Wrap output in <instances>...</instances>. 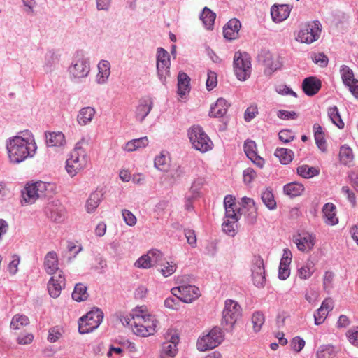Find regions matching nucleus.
I'll list each match as a JSON object with an SVG mask.
<instances>
[{
	"instance_id": "1",
	"label": "nucleus",
	"mask_w": 358,
	"mask_h": 358,
	"mask_svg": "<svg viewBox=\"0 0 358 358\" xmlns=\"http://www.w3.org/2000/svg\"><path fill=\"white\" fill-rule=\"evenodd\" d=\"M6 141V150L10 163L18 164L36 154L37 149L34 136L29 131L21 132Z\"/></svg>"
},
{
	"instance_id": "2",
	"label": "nucleus",
	"mask_w": 358,
	"mask_h": 358,
	"mask_svg": "<svg viewBox=\"0 0 358 358\" xmlns=\"http://www.w3.org/2000/svg\"><path fill=\"white\" fill-rule=\"evenodd\" d=\"M122 322L130 327L135 334L143 337L154 334L158 323L154 315L145 313L143 307L134 309Z\"/></svg>"
},
{
	"instance_id": "3",
	"label": "nucleus",
	"mask_w": 358,
	"mask_h": 358,
	"mask_svg": "<svg viewBox=\"0 0 358 358\" xmlns=\"http://www.w3.org/2000/svg\"><path fill=\"white\" fill-rule=\"evenodd\" d=\"M54 189V184L50 182L37 181L28 183L21 191V203L22 206L32 204L39 198L49 196Z\"/></svg>"
},
{
	"instance_id": "4",
	"label": "nucleus",
	"mask_w": 358,
	"mask_h": 358,
	"mask_svg": "<svg viewBox=\"0 0 358 358\" xmlns=\"http://www.w3.org/2000/svg\"><path fill=\"white\" fill-rule=\"evenodd\" d=\"M188 137L192 147L202 153L213 149L212 141L200 126L192 127L188 131Z\"/></svg>"
},
{
	"instance_id": "5",
	"label": "nucleus",
	"mask_w": 358,
	"mask_h": 358,
	"mask_svg": "<svg viewBox=\"0 0 358 358\" xmlns=\"http://www.w3.org/2000/svg\"><path fill=\"white\" fill-rule=\"evenodd\" d=\"M234 71L238 80L245 81L251 75V58L246 52H235L233 61Z\"/></svg>"
},
{
	"instance_id": "6",
	"label": "nucleus",
	"mask_w": 358,
	"mask_h": 358,
	"mask_svg": "<svg viewBox=\"0 0 358 358\" xmlns=\"http://www.w3.org/2000/svg\"><path fill=\"white\" fill-rule=\"evenodd\" d=\"M242 308L234 300L227 299L222 311V325L227 331H231L237 320L241 317Z\"/></svg>"
},
{
	"instance_id": "7",
	"label": "nucleus",
	"mask_w": 358,
	"mask_h": 358,
	"mask_svg": "<svg viewBox=\"0 0 358 358\" xmlns=\"http://www.w3.org/2000/svg\"><path fill=\"white\" fill-rule=\"evenodd\" d=\"M103 318V311L98 308H93L92 310L79 319V333L81 334H85L94 331L101 324Z\"/></svg>"
},
{
	"instance_id": "8",
	"label": "nucleus",
	"mask_w": 358,
	"mask_h": 358,
	"mask_svg": "<svg viewBox=\"0 0 358 358\" xmlns=\"http://www.w3.org/2000/svg\"><path fill=\"white\" fill-rule=\"evenodd\" d=\"M90 71L89 59L81 53H77L69 67L70 78L73 81H80L86 78Z\"/></svg>"
},
{
	"instance_id": "9",
	"label": "nucleus",
	"mask_w": 358,
	"mask_h": 358,
	"mask_svg": "<svg viewBox=\"0 0 358 358\" xmlns=\"http://www.w3.org/2000/svg\"><path fill=\"white\" fill-rule=\"evenodd\" d=\"M224 339V334L218 327H213L206 335L199 338L197 348L199 351L211 350L219 345Z\"/></svg>"
},
{
	"instance_id": "10",
	"label": "nucleus",
	"mask_w": 358,
	"mask_h": 358,
	"mask_svg": "<svg viewBox=\"0 0 358 358\" xmlns=\"http://www.w3.org/2000/svg\"><path fill=\"white\" fill-rule=\"evenodd\" d=\"M164 262L163 255L157 249L150 250L146 254L140 257L134 263V266L148 269L151 267L162 266Z\"/></svg>"
},
{
	"instance_id": "11",
	"label": "nucleus",
	"mask_w": 358,
	"mask_h": 358,
	"mask_svg": "<svg viewBox=\"0 0 358 358\" xmlns=\"http://www.w3.org/2000/svg\"><path fill=\"white\" fill-rule=\"evenodd\" d=\"M321 28L319 21L308 22L299 31L296 40L304 43H312L319 38Z\"/></svg>"
},
{
	"instance_id": "12",
	"label": "nucleus",
	"mask_w": 358,
	"mask_h": 358,
	"mask_svg": "<svg viewBox=\"0 0 358 358\" xmlns=\"http://www.w3.org/2000/svg\"><path fill=\"white\" fill-rule=\"evenodd\" d=\"M170 55L163 48L157 49V71L159 78L164 83L167 76L170 75Z\"/></svg>"
},
{
	"instance_id": "13",
	"label": "nucleus",
	"mask_w": 358,
	"mask_h": 358,
	"mask_svg": "<svg viewBox=\"0 0 358 358\" xmlns=\"http://www.w3.org/2000/svg\"><path fill=\"white\" fill-rule=\"evenodd\" d=\"M168 341L162 345L161 358H174L178 352L177 345L179 343V335L176 330L169 329L166 334Z\"/></svg>"
},
{
	"instance_id": "14",
	"label": "nucleus",
	"mask_w": 358,
	"mask_h": 358,
	"mask_svg": "<svg viewBox=\"0 0 358 358\" xmlns=\"http://www.w3.org/2000/svg\"><path fill=\"white\" fill-rule=\"evenodd\" d=\"M257 60L265 66V73L269 75L280 69L282 65L279 58H275L270 51L265 49L261 50L257 55Z\"/></svg>"
},
{
	"instance_id": "15",
	"label": "nucleus",
	"mask_w": 358,
	"mask_h": 358,
	"mask_svg": "<svg viewBox=\"0 0 358 358\" xmlns=\"http://www.w3.org/2000/svg\"><path fill=\"white\" fill-rule=\"evenodd\" d=\"M252 278L254 285L263 287L266 282L264 260L260 256H255L251 267Z\"/></svg>"
},
{
	"instance_id": "16",
	"label": "nucleus",
	"mask_w": 358,
	"mask_h": 358,
	"mask_svg": "<svg viewBox=\"0 0 358 358\" xmlns=\"http://www.w3.org/2000/svg\"><path fill=\"white\" fill-rule=\"evenodd\" d=\"M200 296L201 292L197 287L186 284L184 278L180 279V301L191 303Z\"/></svg>"
},
{
	"instance_id": "17",
	"label": "nucleus",
	"mask_w": 358,
	"mask_h": 358,
	"mask_svg": "<svg viewBox=\"0 0 358 358\" xmlns=\"http://www.w3.org/2000/svg\"><path fill=\"white\" fill-rule=\"evenodd\" d=\"M343 84L346 86L352 94L358 97V80L354 77L352 69L345 65H343L340 70Z\"/></svg>"
},
{
	"instance_id": "18",
	"label": "nucleus",
	"mask_w": 358,
	"mask_h": 358,
	"mask_svg": "<svg viewBox=\"0 0 358 358\" xmlns=\"http://www.w3.org/2000/svg\"><path fill=\"white\" fill-rule=\"evenodd\" d=\"M154 101L151 96H145L141 98L136 107L135 117L140 122H143L153 108Z\"/></svg>"
},
{
	"instance_id": "19",
	"label": "nucleus",
	"mask_w": 358,
	"mask_h": 358,
	"mask_svg": "<svg viewBox=\"0 0 358 358\" xmlns=\"http://www.w3.org/2000/svg\"><path fill=\"white\" fill-rule=\"evenodd\" d=\"M65 287V278L62 271H59L58 275L52 276L48 281V289L51 297L57 298Z\"/></svg>"
},
{
	"instance_id": "20",
	"label": "nucleus",
	"mask_w": 358,
	"mask_h": 358,
	"mask_svg": "<svg viewBox=\"0 0 358 358\" xmlns=\"http://www.w3.org/2000/svg\"><path fill=\"white\" fill-rule=\"evenodd\" d=\"M292 7L289 4H274L271 8L272 20L275 23L281 22L289 16Z\"/></svg>"
},
{
	"instance_id": "21",
	"label": "nucleus",
	"mask_w": 358,
	"mask_h": 358,
	"mask_svg": "<svg viewBox=\"0 0 358 358\" xmlns=\"http://www.w3.org/2000/svg\"><path fill=\"white\" fill-rule=\"evenodd\" d=\"M244 152L248 157L254 164L257 166L262 168L264 164V159L258 155L257 152V146L254 141L246 140L243 145Z\"/></svg>"
},
{
	"instance_id": "22",
	"label": "nucleus",
	"mask_w": 358,
	"mask_h": 358,
	"mask_svg": "<svg viewBox=\"0 0 358 358\" xmlns=\"http://www.w3.org/2000/svg\"><path fill=\"white\" fill-rule=\"evenodd\" d=\"M241 27V23L238 19H231L223 27V36L224 38L228 41L238 38Z\"/></svg>"
},
{
	"instance_id": "23",
	"label": "nucleus",
	"mask_w": 358,
	"mask_h": 358,
	"mask_svg": "<svg viewBox=\"0 0 358 358\" xmlns=\"http://www.w3.org/2000/svg\"><path fill=\"white\" fill-rule=\"evenodd\" d=\"M321 87V80L315 76L307 77L302 83V89L303 92L309 96L315 95L320 91Z\"/></svg>"
},
{
	"instance_id": "24",
	"label": "nucleus",
	"mask_w": 358,
	"mask_h": 358,
	"mask_svg": "<svg viewBox=\"0 0 358 358\" xmlns=\"http://www.w3.org/2000/svg\"><path fill=\"white\" fill-rule=\"evenodd\" d=\"M230 103L224 98H219L215 104L212 105L209 112V116L215 118L223 117L229 108Z\"/></svg>"
},
{
	"instance_id": "25",
	"label": "nucleus",
	"mask_w": 358,
	"mask_h": 358,
	"mask_svg": "<svg viewBox=\"0 0 358 358\" xmlns=\"http://www.w3.org/2000/svg\"><path fill=\"white\" fill-rule=\"evenodd\" d=\"M58 257L55 251L48 252L44 258V268L47 273L49 275H53L57 271L59 273V269L58 267Z\"/></svg>"
},
{
	"instance_id": "26",
	"label": "nucleus",
	"mask_w": 358,
	"mask_h": 358,
	"mask_svg": "<svg viewBox=\"0 0 358 358\" xmlns=\"http://www.w3.org/2000/svg\"><path fill=\"white\" fill-rule=\"evenodd\" d=\"M294 242L300 251H309L315 245V236L310 234H303L301 236L300 235L299 238H296Z\"/></svg>"
},
{
	"instance_id": "27",
	"label": "nucleus",
	"mask_w": 358,
	"mask_h": 358,
	"mask_svg": "<svg viewBox=\"0 0 358 358\" xmlns=\"http://www.w3.org/2000/svg\"><path fill=\"white\" fill-rule=\"evenodd\" d=\"M98 73L96 77L97 83L105 84L110 74V64L107 60H101L98 64Z\"/></svg>"
},
{
	"instance_id": "28",
	"label": "nucleus",
	"mask_w": 358,
	"mask_h": 358,
	"mask_svg": "<svg viewBox=\"0 0 358 358\" xmlns=\"http://www.w3.org/2000/svg\"><path fill=\"white\" fill-rule=\"evenodd\" d=\"M199 18L202 21L204 27L207 30H213L214 28L216 13L212 11L208 7H204L199 15Z\"/></svg>"
},
{
	"instance_id": "29",
	"label": "nucleus",
	"mask_w": 358,
	"mask_h": 358,
	"mask_svg": "<svg viewBox=\"0 0 358 358\" xmlns=\"http://www.w3.org/2000/svg\"><path fill=\"white\" fill-rule=\"evenodd\" d=\"M46 144L48 147L63 146L65 143V136L60 132H45Z\"/></svg>"
},
{
	"instance_id": "30",
	"label": "nucleus",
	"mask_w": 358,
	"mask_h": 358,
	"mask_svg": "<svg viewBox=\"0 0 358 358\" xmlns=\"http://www.w3.org/2000/svg\"><path fill=\"white\" fill-rule=\"evenodd\" d=\"M45 213L48 217L55 222H61L64 220L65 212L62 206L50 204L46 208Z\"/></svg>"
},
{
	"instance_id": "31",
	"label": "nucleus",
	"mask_w": 358,
	"mask_h": 358,
	"mask_svg": "<svg viewBox=\"0 0 358 358\" xmlns=\"http://www.w3.org/2000/svg\"><path fill=\"white\" fill-rule=\"evenodd\" d=\"M95 109L92 107H84L80 110L77 115V121L80 125L89 124L95 115Z\"/></svg>"
},
{
	"instance_id": "32",
	"label": "nucleus",
	"mask_w": 358,
	"mask_h": 358,
	"mask_svg": "<svg viewBox=\"0 0 358 358\" xmlns=\"http://www.w3.org/2000/svg\"><path fill=\"white\" fill-rule=\"evenodd\" d=\"M336 206L331 203H325L322 208V213L325 217V222L329 225H335L338 222L336 216Z\"/></svg>"
},
{
	"instance_id": "33",
	"label": "nucleus",
	"mask_w": 358,
	"mask_h": 358,
	"mask_svg": "<svg viewBox=\"0 0 358 358\" xmlns=\"http://www.w3.org/2000/svg\"><path fill=\"white\" fill-rule=\"evenodd\" d=\"M304 190L305 188L303 185L297 182L286 184L283 187L284 193L291 198L301 195Z\"/></svg>"
},
{
	"instance_id": "34",
	"label": "nucleus",
	"mask_w": 358,
	"mask_h": 358,
	"mask_svg": "<svg viewBox=\"0 0 358 358\" xmlns=\"http://www.w3.org/2000/svg\"><path fill=\"white\" fill-rule=\"evenodd\" d=\"M84 141V139H82L81 141H79L76 143L75 149L71 152V157L69 158L66 160V162L71 164H79L83 165V164L80 162V157H83V162H85V152L83 150L81 147L82 143Z\"/></svg>"
},
{
	"instance_id": "35",
	"label": "nucleus",
	"mask_w": 358,
	"mask_h": 358,
	"mask_svg": "<svg viewBox=\"0 0 358 358\" xmlns=\"http://www.w3.org/2000/svg\"><path fill=\"white\" fill-rule=\"evenodd\" d=\"M191 78L185 73L180 72V102H186L191 90Z\"/></svg>"
},
{
	"instance_id": "36",
	"label": "nucleus",
	"mask_w": 358,
	"mask_h": 358,
	"mask_svg": "<svg viewBox=\"0 0 358 358\" xmlns=\"http://www.w3.org/2000/svg\"><path fill=\"white\" fill-rule=\"evenodd\" d=\"M148 143L149 141L147 136L132 139L126 143L124 150L128 152H132L138 148H145Z\"/></svg>"
},
{
	"instance_id": "37",
	"label": "nucleus",
	"mask_w": 358,
	"mask_h": 358,
	"mask_svg": "<svg viewBox=\"0 0 358 358\" xmlns=\"http://www.w3.org/2000/svg\"><path fill=\"white\" fill-rule=\"evenodd\" d=\"M316 357L317 358H336V351L332 345H322L316 352Z\"/></svg>"
},
{
	"instance_id": "38",
	"label": "nucleus",
	"mask_w": 358,
	"mask_h": 358,
	"mask_svg": "<svg viewBox=\"0 0 358 358\" xmlns=\"http://www.w3.org/2000/svg\"><path fill=\"white\" fill-rule=\"evenodd\" d=\"M296 173L301 177L308 179L319 175L320 170L316 167L303 164L298 166Z\"/></svg>"
},
{
	"instance_id": "39",
	"label": "nucleus",
	"mask_w": 358,
	"mask_h": 358,
	"mask_svg": "<svg viewBox=\"0 0 358 358\" xmlns=\"http://www.w3.org/2000/svg\"><path fill=\"white\" fill-rule=\"evenodd\" d=\"M101 197L102 194L99 192H94L90 194L85 205L86 210L88 213L94 212L101 202Z\"/></svg>"
},
{
	"instance_id": "40",
	"label": "nucleus",
	"mask_w": 358,
	"mask_h": 358,
	"mask_svg": "<svg viewBox=\"0 0 358 358\" xmlns=\"http://www.w3.org/2000/svg\"><path fill=\"white\" fill-rule=\"evenodd\" d=\"M315 272V264L312 260H307L306 264L298 269V275L302 280L308 279Z\"/></svg>"
},
{
	"instance_id": "41",
	"label": "nucleus",
	"mask_w": 358,
	"mask_h": 358,
	"mask_svg": "<svg viewBox=\"0 0 358 358\" xmlns=\"http://www.w3.org/2000/svg\"><path fill=\"white\" fill-rule=\"evenodd\" d=\"M87 289V286L85 285L77 283L72 293L73 299L78 302L87 300L89 296Z\"/></svg>"
},
{
	"instance_id": "42",
	"label": "nucleus",
	"mask_w": 358,
	"mask_h": 358,
	"mask_svg": "<svg viewBox=\"0 0 358 358\" xmlns=\"http://www.w3.org/2000/svg\"><path fill=\"white\" fill-rule=\"evenodd\" d=\"M274 155L282 164H288L293 159V152L287 148H277Z\"/></svg>"
},
{
	"instance_id": "43",
	"label": "nucleus",
	"mask_w": 358,
	"mask_h": 358,
	"mask_svg": "<svg viewBox=\"0 0 358 358\" xmlns=\"http://www.w3.org/2000/svg\"><path fill=\"white\" fill-rule=\"evenodd\" d=\"M327 114L333 124L336 125L339 129L344 127V122L341 117V115L336 106L329 107L327 110Z\"/></svg>"
},
{
	"instance_id": "44",
	"label": "nucleus",
	"mask_w": 358,
	"mask_h": 358,
	"mask_svg": "<svg viewBox=\"0 0 358 358\" xmlns=\"http://www.w3.org/2000/svg\"><path fill=\"white\" fill-rule=\"evenodd\" d=\"M340 160L342 164L347 165L352 162L354 156L352 149L346 145H342L339 152Z\"/></svg>"
},
{
	"instance_id": "45",
	"label": "nucleus",
	"mask_w": 358,
	"mask_h": 358,
	"mask_svg": "<svg viewBox=\"0 0 358 358\" xmlns=\"http://www.w3.org/2000/svg\"><path fill=\"white\" fill-rule=\"evenodd\" d=\"M252 327L255 332H259L265 322V317L262 312H255L251 317Z\"/></svg>"
},
{
	"instance_id": "46",
	"label": "nucleus",
	"mask_w": 358,
	"mask_h": 358,
	"mask_svg": "<svg viewBox=\"0 0 358 358\" xmlns=\"http://www.w3.org/2000/svg\"><path fill=\"white\" fill-rule=\"evenodd\" d=\"M262 201L264 204L269 209L274 210L276 208V202L274 199L273 192L269 189H266L262 194Z\"/></svg>"
},
{
	"instance_id": "47",
	"label": "nucleus",
	"mask_w": 358,
	"mask_h": 358,
	"mask_svg": "<svg viewBox=\"0 0 358 358\" xmlns=\"http://www.w3.org/2000/svg\"><path fill=\"white\" fill-rule=\"evenodd\" d=\"M29 318L23 315H15L10 322V327L13 329H20L22 327L29 324Z\"/></svg>"
},
{
	"instance_id": "48",
	"label": "nucleus",
	"mask_w": 358,
	"mask_h": 358,
	"mask_svg": "<svg viewBox=\"0 0 358 358\" xmlns=\"http://www.w3.org/2000/svg\"><path fill=\"white\" fill-rule=\"evenodd\" d=\"M154 166L160 171H166L168 169L167 157L165 152L162 151L159 156L155 158Z\"/></svg>"
},
{
	"instance_id": "49",
	"label": "nucleus",
	"mask_w": 358,
	"mask_h": 358,
	"mask_svg": "<svg viewBox=\"0 0 358 358\" xmlns=\"http://www.w3.org/2000/svg\"><path fill=\"white\" fill-rule=\"evenodd\" d=\"M237 222H233L231 220H226L222 224V230L224 233L230 236H234L236 235V227Z\"/></svg>"
},
{
	"instance_id": "50",
	"label": "nucleus",
	"mask_w": 358,
	"mask_h": 358,
	"mask_svg": "<svg viewBox=\"0 0 358 358\" xmlns=\"http://www.w3.org/2000/svg\"><path fill=\"white\" fill-rule=\"evenodd\" d=\"M164 307L171 310H178L179 309V296L167 297L164 302Z\"/></svg>"
},
{
	"instance_id": "51",
	"label": "nucleus",
	"mask_w": 358,
	"mask_h": 358,
	"mask_svg": "<svg viewBox=\"0 0 358 358\" xmlns=\"http://www.w3.org/2000/svg\"><path fill=\"white\" fill-rule=\"evenodd\" d=\"M305 343L306 342L302 338L299 336H295L291 341L290 347L292 350L298 353L301 352L304 348Z\"/></svg>"
},
{
	"instance_id": "52",
	"label": "nucleus",
	"mask_w": 358,
	"mask_h": 358,
	"mask_svg": "<svg viewBox=\"0 0 358 358\" xmlns=\"http://www.w3.org/2000/svg\"><path fill=\"white\" fill-rule=\"evenodd\" d=\"M240 208L234 207L231 208H225V217L227 220L238 222L240 218Z\"/></svg>"
},
{
	"instance_id": "53",
	"label": "nucleus",
	"mask_w": 358,
	"mask_h": 358,
	"mask_svg": "<svg viewBox=\"0 0 358 358\" xmlns=\"http://www.w3.org/2000/svg\"><path fill=\"white\" fill-rule=\"evenodd\" d=\"M217 83V80L216 73L212 71H208L207 74V80L206 82V89L208 91L212 90L215 87H216Z\"/></svg>"
},
{
	"instance_id": "54",
	"label": "nucleus",
	"mask_w": 358,
	"mask_h": 358,
	"mask_svg": "<svg viewBox=\"0 0 358 358\" xmlns=\"http://www.w3.org/2000/svg\"><path fill=\"white\" fill-rule=\"evenodd\" d=\"M312 59L314 63L321 67H326L328 64V57L323 52L314 54L312 56Z\"/></svg>"
},
{
	"instance_id": "55",
	"label": "nucleus",
	"mask_w": 358,
	"mask_h": 358,
	"mask_svg": "<svg viewBox=\"0 0 358 358\" xmlns=\"http://www.w3.org/2000/svg\"><path fill=\"white\" fill-rule=\"evenodd\" d=\"M123 219L129 226H134L136 224V216L129 210L124 209L122 211Z\"/></svg>"
},
{
	"instance_id": "56",
	"label": "nucleus",
	"mask_w": 358,
	"mask_h": 358,
	"mask_svg": "<svg viewBox=\"0 0 358 358\" xmlns=\"http://www.w3.org/2000/svg\"><path fill=\"white\" fill-rule=\"evenodd\" d=\"M258 114V108L257 106H250L247 108L244 113V120L245 122H249L254 119Z\"/></svg>"
},
{
	"instance_id": "57",
	"label": "nucleus",
	"mask_w": 358,
	"mask_h": 358,
	"mask_svg": "<svg viewBox=\"0 0 358 358\" xmlns=\"http://www.w3.org/2000/svg\"><path fill=\"white\" fill-rule=\"evenodd\" d=\"M277 117L279 119L284 120H296L298 115L294 111H287L285 110H280L277 113Z\"/></svg>"
},
{
	"instance_id": "58",
	"label": "nucleus",
	"mask_w": 358,
	"mask_h": 358,
	"mask_svg": "<svg viewBox=\"0 0 358 358\" xmlns=\"http://www.w3.org/2000/svg\"><path fill=\"white\" fill-rule=\"evenodd\" d=\"M346 336L350 343L358 347V327L349 329Z\"/></svg>"
},
{
	"instance_id": "59",
	"label": "nucleus",
	"mask_w": 358,
	"mask_h": 358,
	"mask_svg": "<svg viewBox=\"0 0 358 358\" xmlns=\"http://www.w3.org/2000/svg\"><path fill=\"white\" fill-rule=\"evenodd\" d=\"M278 136H279V139L281 141L286 143L291 142L294 138L293 131L289 129L281 130L279 132Z\"/></svg>"
},
{
	"instance_id": "60",
	"label": "nucleus",
	"mask_w": 358,
	"mask_h": 358,
	"mask_svg": "<svg viewBox=\"0 0 358 358\" xmlns=\"http://www.w3.org/2000/svg\"><path fill=\"white\" fill-rule=\"evenodd\" d=\"M275 91L278 94L281 95H291L294 97L297 96L296 93L286 85H280L276 86Z\"/></svg>"
},
{
	"instance_id": "61",
	"label": "nucleus",
	"mask_w": 358,
	"mask_h": 358,
	"mask_svg": "<svg viewBox=\"0 0 358 358\" xmlns=\"http://www.w3.org/2000/svg\"><path fill=\"white\" fill-rule=\"evenodd\" d=\"M184 234L188 244H189L192 248H195L196 246V237L194 231L191 229H185Z\"/></svg>"
},
{
	"instance_id": "62",
	"label": "nucleus",
	"mask_w": 358,
	"mask_h": 358,
	"mask_svg": "<svg viewBox=\"0 0 358 358\" xmlns=\"http://www.w3.org/2000/svg\"><path fill=\"white\" fill-rule=\"evenodd\" d=\"M166 266L163 263L162 266H164V268H159L158 271H159L164 277H168L175 272L176 266V264H170L169 262H166Z\"/></svg>"
},
{
	"instance_id": "63",
	"label": "nucleus",
	"mask_w": 358,
	"mask_h": 358,
	"mask_svg": "<svg viewBox=\"0 0 358 358\" xmlns=\"http://www.w3.org/2000/svg\"><path fill=\"white\" fill-rule=\"evenodd\" d=\"M334 274L331 272L327 271L323 278V286L325 291L328 292L332 287Z\"/></svg>"
},
{
	"instance_id": "64",
	"label": "nucleus",
	"mask_w": 358,
	"mask_h": 358,
	"mask_svg": "<svg viewBox=\"0 0 358 358\" xmlns=\"http://www.w3.org/2000/svg\"><path fill=\"white\" fill-rule=\"evenodd\" d=\"M327 315L320 307L314 313L315 324L320 325L322 324Z\"/></svg>"
}]
</instances>
